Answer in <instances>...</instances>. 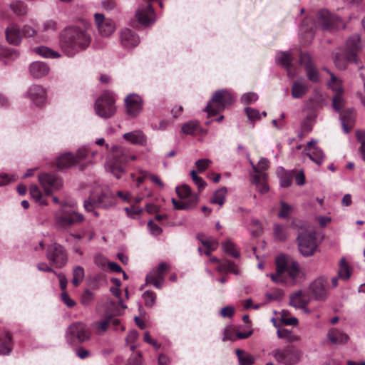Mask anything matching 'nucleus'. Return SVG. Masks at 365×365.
Listing matches in <instances>:
<instances>
[{"instance_id":"nucleus-47","label":"nucleus","mask_w":365,"mask_h":365,"mask_svg":"<svg viewBox=\"0 0 365 365\" xmlns=\"http://www.w3.org/2000/svg\"><path fill=\"white\" fill-rule=\"evenodd\" d=\"M12 11L17 16H24L27 14V8L21 1H15L10 5Z\"/></svg>"},{"instance_id":"nucleus-12","label":"nucleus","mask_w":365,"mask_h":365,"mask_svg":"<svg viewBox=\"0 0 365 365\" xmlns=\"http://www.w3.org/2000/svg\"><path fill=\"white\" fill-rule=\"evenodd\" d=\"M272 355L279 363L284 365H294L300 361L302 352L292 346H287L283 349L274 350Z\"/></svg>"},{"instance_id":"nucleus-36","label":"nucleus","mask_w":365,"mask_h":365,"mask_svg":"<svg viewBox=\"0 0 365 365\" xmlns=\"http://www.w3.org/2000/svg\"><path fill=\"white\" fill-rule=\"evenodd\" d=\"M277 336L285 339L287 342L293 343L300 341V336L294 334L292 331L287 329H278L277 331Z\"/></svg>"},{"instance_id":"nucleus-27","label":"nucleus","mask_w":365,"mask_h":365,"mask_svg":"<svg viewBox=\"0 0 365 365\" xmlns=\"http://www.w3.org/2000/svg\"><path fill=\"white\" fill-rule=\"evenodd\" d=\"M21 32L15 24H10L6 29V38L9 43L19 45L21 41Z\"/></svg>"},{"instance_id":"nucleus-8","label":"nucleus","mask_w":365,"mask_h":365,"mask_svg":"<svg viewBox=\"0 0 365 365\" xmlns=\"http://www.w3.org/2000/svg\"><path fill=\"white\" fill-rule=\"evenodd\" d=\"M55 225L59 229L66 230L76 223L84 220L82 214L74 210H60L54 215Z\"/></svg>"},{"instance_id":"nucleus-56","label":"nucleus","mask_w":365,"mask_h":365,"mask_svg":"<svg viewBox=\"0 0 365 365\" xmlns=\"http://www.w3.org/2000/svg\"><path fill=\"white\" fill-rule=\"evenodd\" d=\"M143 297L145 300V305L146 307H152L155 302L156 296L153 292L145 291L143 294Z\"/></svg>"},{"instance_id":"nucleus-43","label":"nucleus","mask_w":365,"mask_h":365,"mask_svg":"<svg viewBox=\"0 0 365 365\" xmlns=\"http://www.w3.org/2000/svg\"><path fill=\"white\" fill-rule=\"evenodd\" d=\"M31 197L35 200V202L39 203L41 205H46V201L43 198V194L36 185H32L30 187L29 191Z\"/></svg>"},{"instance_id":"nucleus-57","label":"nucleus","mask_w":365,"mask_h":365,"mask_svg":"<svg viewBox=\"0 0 365 365\" xmlns=\"http://www.w3.org/2000/svg\"><path fill=\"white\" fill-rule=\"evenodd\" d=\"M88 155V151L86 148H79L77 151L76 156H74L76 164L82 163L87 158Z\"/></svg>"},{"instance_id":"nucleus-28","label":"nucleus","mask_w":365,"mask_h":365,"mask_svg":"<svg viewBox=\"0 0 365 365\" xmlns=\"http://www.w3.org/2000/svg\"><path fill=\"white\" fill-rule=\"evenodd\" d=\"M123 137L125 140L134 145H145L147 143L145 135L140 130L125 133Z\"/></svg>"},{"instance_id":"nucleus-3","label":"nucleus","mask_w":365,"mask_h":365,"mask_svg":"<svg viewBox=\"0 0 365 365\" xmlns=\"http://www.w3.org/2000/svg\"><path fill=\"white\" fill-rule=\"evenodd\" d=\"M110 152L112 159L107 161L106 169L119 179L125 172L123 166L128 165L131 160H135L137 157L128 148L119 145H113Z\"/></svg>"},{"instance_id":"nucleus-6","label":"nucleus","mask_w":365,"mask_h":365,"mask_svg":"<svg viewBox=\"0 0 365 365\" xmlns=\"http://www.w3.org/2000/svg\"><path fill=\"white\" fill-rule=\"evenodd\" d=\"M232 101V96L228 91L219 90L213 94L205 110L209 115H215L230 106Z\"/></svg>"},{"instance_id":"nucleus-5","label":"nucleus","mask_w":365,"mask_h":365,"mask_svg":"<svg viewBox=\"0 0 365 365\" xmlns=\"http://www.w3.org/2000/svg\"><path fill=\"white\" fill-rule=\"evenodd\" d=\"M115 102L113 93L105 91L96 101L94 105L96 113L102 118H111L116 111Z\"/></svg>"},{"instance_id":"nucleus-53","label":"nucleus","mask_w":365,"mask_h":365,"mask_svg":"<svg viewBox=\"0 0 365 365\" xmlns=\"http://www.w3.org/2000/svg\"><path fill=\"white\" fill-rule=\"evenodd\" d=\"M172 202L175 207V208L178 210H187L190 208L193 204H192V201H187L185 199H181L180 200H177L174 198L172 199Z\"/></svg>"},{"instance_id":"nucleus-33","label":"nucleus","mask_w":365,"mask_h":365,"mask_svg":"<svg viewBox=\"0 0 365 365\" xmlns=\"http://www.w3.org/2000/svg\"><path fill=\"white\" fill-rule=\"evenodd\" d=\"M176 192L181 199L190 197V201H192V204L193 205H195L197 201V197L195 195H192L191 190L187 185H182L181 186L177 187Z\"/></svg>"},{"instance_id":"nucleus-51","label":"nucleus","mask_w":365,"mask_h":365,"mask_svg":"<svg viewBox=\"0 0 365 365\" xmlns=\"http://www.w3.org/2000/svg\"><path fill=\"white\" fill-rule=\"evenodd\" d=\"M199 127L197 121H189L184 123L182 126V131L188 135L193 134Z\"/></svg>"},{"instance_id":"nucleus-35","label":"nucleus","mask_w":365,"mask_h":365,"mask_svg":"<svg viewBox=\"0 0 365 365\" xmlns=\"http://www.w3.org/2000/svg\"><path fill=\"white\" fill-rule=\"evenodd\" d=\"M227 190L225 187H222L215 192L213 196L210 199V202L217 204L222 207L226 200Z\"/></svg>"},{"instance_id":"nucleus-7","label":"nucleus","mask_w":365,"mask_h":365,"mask_svg":"<svg viewBox=\"0 0 365 365\" xmlns=\"http://www.w3.org/2000/svg\"><path fill=\"white\" fill-rule=\"evenodd\" d=\"M363 47L361 36L355 34L346 40L344 48L346 59L350 63L359 65V69L363 68L364 66L360 65L358 53L363 49Z\"/></svg>"},{"instance_id":"nucleus-17","label":"nucleus","mask_w":365,"mask_h":365,"mask_svg":"<svg viewBox=\"0 0 365 365\" xmlns=\"http://www.w3.org/2000/svg\"><path fill=\"white\" fill-rule=\"evenodd\" d=\"M135 15L139 23L144 26H148L153 24L155 20L154 11L151 4L148 2L140 5L138 8Z\"/></svg>"},{"instance_id":"nucleus-38","label":"nucleus","mask_w":365,"mask_h":365,"mask_svg":"<svg viewBox=\"0 0 365 365\" xmlns=\"http://www.w3.org/2000/svg\"><path fill=\"white\" fill-rule=\"evenodd\" d=\"M338 277L344 280H347L351 277V269L346 262L345 258H341L339 261V269H338Z\"/></svg>"},{"instance_id":"nucleus-13","label":"nucleus","mask_w":365,"mask_h":365,"mask_svg":"<svg viewBox=\"0 0 365 365\" xmlns=\"http://www.w3.org/2000/svg\"><path fill=\"white\" fill-rule=\"evenodd\" d=\"M38 180L46 195H51L54 190L62 186L61 180L53 174H40Z\"/></svg>"},{"instance_id":"nucleus-15","label":"nucleus","mask_w":365,"mask_h":365,"mask_svg":"<svg viewBox=\"0 0 365 365\" xmlns=\"http://www.w3.org/2000/svg\"><path fill=\"white\" fill-rule=\"evenodd\" d=\"M168 264L165 262L160 263L158 267L153 269L146 276L147 284H152L156 288L160 289L164 280V274L168 270Z\"/></svg>"},{"instance_id":"nucleus-11","label":"nucleus","mask_w":365,"mask_h":365,"mask_svg":"<svg viewBox=\"0 0 365 365\" xmlns=\"http://www.w3.org/2000/svg\"><path fill=\"white\" fill-rule=\"evenodd\" d=\"M47 259L57 268L64 267L68 262L67 253L62 245L53 242L47 248Z\"/></svg>"},{"instance_id":"nucleus-44","label":"nucleus","mask_w":365,"mask_h":365,"mask_svg":"<svg viewBox=\"0 0 365 365\" xmlns=\"http://www.w3.org/2000/svg\"><path fill=\"white\" fill-rule=\"evenodd\" d=\"M109 319L92 323L91 327L97 335H103L108 329Z\"/></svg>"},{"instance_id":"nucleus-24","label":"nucleus","mask_w":365,"mask_h":365,"mask_svg":"<svg viewBox=\"0 0 365 365\" xmlns=\"http://www.w3.org/2000/svg\"><path fill=\"white\" fill-rule=\"evenodd\" d=\"M327 336L328 340L334 345L345 344L349 339L347 334L337 328L330 329L327 332Z\"/></svg>"},{"instance_id":"nucleus-42","label":"nucleus","mask_w":365,"mask_h":365,"mask_svg":"<svg viewBox=\"0 0 365 365\" xmlns=\"http://www.w3.org/2000/svg\"><path fill=\"white\" fill-rule=\"evenodd\" d=\"M85 277V271L81 266H75L73 269L72 284L75 287H78Z\"/></svg>"},{"instance_id":"nucleus-60","label":"nucleus","mask_w":365,"mask_h":365,"mask_svg":"<svg viewBox=\"0 0 365 365\" xmlns=\"http://www.w3.org/2000/svg\"><path fill=\"white\" fill-rule=\"evenodd\" d=\"M255 173H256L252 175V182L256 185V187H259V185H261V182L267 180V174L261 171Z\"/></svg>"},{"instance_id":"nucleus-64","label":"nucleus","mask_w":365,"mask_h":365,"mask_svg":"<svg viewBox=\"0 0 365 365\" xmlns=\"http://www.w3.org/2000/svg\"><path fill=\"white\" fill-rule=\"evenodd\" d=\"M245 111H246L247 118L250 120L254 121V120H258L260 118L259 112V110H257L256 109L251 108H246Z\"/></svg>"},{"instance_id":"nucleus-58","label":"nucleus","mask_w":365,"mask_h":365,"mask_svg":"<svg viewBox=\"0 0 365 365\" xmlns=\"http://www.w3.org/2000/svg\"><path fill=\"white\" fill-rule=\"evenodd\" d=\"M0 56L14 59L18 56V53L14 49H9L6 47H0Z\"/></svg>"},{"instance_id":"nucleus-63","label":"nucleus","mask_w":365,"mask_h":365,"mask_svg":"<svg viewBox=\"0 0 365 365\" xmlns=\"http://www.w3.org/2000/svg\"><path fill=\"white\" fill-rule=\"evenodd\" d=\"M145 175H148V178L150 180V181L158 185L160 188L163 189L165 187L164 183L161 180V179L156 175L152 174L150 172L148 173H144Z\"/></svg>"},{"instance_id":"nucleus-49","label":"nucleus","mask_w":365,"mask_h":365,"mask_svg":"<svg viewBox=\"0 0 365 365\" xmlns=\"http://www.w3.org/2000/svg\"><path fill=\"white\" fill-rule=\"evenodd\" d=\"M314 123V119L312 116H307L302 123L301 133L299 135L300 138H303V133H307L311 131Z\"/></svg>"},{"instance_id":"nucleus-2","label":"nucleus","mask_w":365,"mask_h":365,"mask_svg":"<svg viewBox=\"0 0 365 365\" xmlns=\"http://www.w3.org/2000/svg\"><path fill=\"white\" fill-rule=\"evenodd\" d=\"M276 272L267 274L276 284H294L299 274V264L289 257L281 255L275 259Z\"/></svg>"},{"instance_id":"nucleus-21","label":"nucleus","mask_w":365,"mask_h":365,"mask_svg":"<svg viewBox=\"0 0 365 365\" xmlns=\"http://www.w3.org/2000/svg\"><path fill=\"white\" fill-rule=\"evenodd\" d=\"M126 111L131 117L137 116L143 108L142 99L136 94L128 95L125 99Z\"/></svg>"},{"instance_id":"nucleus-46","label":"nucleus","mask_w":365,"mask_h":365,"mask_svg":"<svg viewBox=\"0 0 365 365\" xmlns=\"http://www.w3.org/2000/svg\"><path fill=\"white\" fill-rule=\"evenodd\" d=\"M35 52L45 58H58L60 54L46 46H39L34 49Z\"/></svg>"},{"instance_id":"nucleus-62","label":"nucleus","mask_w":365,"mask_h":365,"mask_svg":"<svg viewBox=\"0 0 365 365\" xmlns=\"http://www.w3.org/2000/svg\"><path fill=\"white\" fill-rule=\"evenodd\" d=\"M258 98L257 95L255 93H247L242 96V101L245 104H250L255 102Z\"/></svg>"},{"instance_id":"nucleus-45","label":"nucleus","mask_w":365,"mask_h":365,"mask_svg":"<svg viewBox=\"0 0 365 365\" xmlns=\"http://www.w3.org/2000/svg\"><path fill=\"white\" fill-rule=\"evenodd\" d=\"M222 247L223 251L232 256L235 258L240 257V252L237 250L235 244L230 240H227L222 243Z\"/></svg>"},{"instance_id":"nucleus-23","label":"nucleus","mask_w":365,"mask_h":365,"mask_svg":"<svg viewBox=\"0 0 365 365\" xmlns=\"http://www.w3.org/2000/svg\"><path fill=\"white\" fill-rule=\"evenodd\" d=\"M120 43L125 48H132L136 46L139 42V37L130 29H125L120 32Z\"/></svg>"},{"instance_id":"nucleus-4","label":"nucleus","mask_w":365,"mask_h":365,"mask_svg":"<svg viewBox=\"0 0 365 365\" xmlns=\"http://www.w3.org/2000/svg\"><path fill=\"white\" fill-rule=\"evenodd\" d=\"M315 30L331 31L335 29H344L345 25L337 16L326 9H322L317 14L313 21Z\"/></svg>"},{"instance_id":"nucleus-25","label":"nucleus","mask_w":365,"mask_h":365,"mask_svg":"<svg viewBox=\"0 0 365 365\" xmlns=\"http://www.w3.org/2000/svg\"><path fill=\"white\" fill-rule=\"evenodd\" d=\"M309 91V86L303 78L294 81L291 88L293 98H302Z\"/></svg>"},{"instance_id":"nucleus-59","label":"nucleus","mask_w":365,"mask_h":365,"mask_svg":"<svg viewBox=\"0 0 365 365\" xmlns=\"http://www.w3.org/2000/svg\"><path fill=\"white\" fill-rule=\"evenodd\" d=\"M211 164L212 161L208 158L200 159L195 163L196 168L200 173L205 170Z\"/></svg>"},{"instance_id":"nucleus-34","label":"nucleus","mask_w":365,"mask_h":365,"mask_svg":"<svg viewBox=\"0 0 365 365\" xmlns=\"http://www.w3.org/2000/svg\"><path fill=\"white\" fill-rule=\"evenodd\" d=\"M273 235L276 240L279 241H285L289 236L288 227L279 224H274Z\"/></svg>"},{"instance_id":"nucleus-61","label":"nucleus","mask_w":365,"mask_h":365,"mask_svg":"<svg viewBox=\"0 0 365 365\" xmlns=\"http://www.w3.org/2000/svg\"><path fill=\"white\" fill-rule=\"evenodd\" d=\"M191 178L195 183L197 185L199 189H204L206 186L205 181L200 177H199L195 170H192L190 173Z\"/></svg>"},{"instance_id":"nucleus-10","label":"nucleus","mask_w":365,"mask_h":365,"mask_svg":"<svg viewBox=\"0 0 365 365\" xmlns=\"http://www.w3.org/2000/svg\"><path fill=\"white\" fill-rule=\"evenodd\" d=\"M66 337L71 343L76 341L83 343L90 340L91 333L86 324L82 322L71 324L66 330Z\"/></svg>"},{"instance_id":"nucleus-55","label":"nucleus","mask_w":365,"mask_h":365,"mask_svg":"<svg viewBox=\"0 0 365 365\" xmlns=\"http://www.w3.org/2000/svg\"><path fill=\"white\" fill-rule=\"evenodd\" d=\"M93 299L94 294L89 289H86L81 295V302L85 306H88L91 304Z\"/></svg>"},{"instance_id":"nucleus-26","label":"nucleus","mask_w":365,"mask_h":365,"mask_svg":"<svg viewBox=\"0 0 365 365\" xmlns=\"http://www.w3.org/2000/svg\"><path fill=\"white\" fill-rule=\"evenodd\" d=\"M292 61V56L290 51H281L276 56V62L282 66L287 71V76L293 78L295 74L290 70V66Z\"/></svg>"},{"instance_id":"nucleus-29","label":"nucleus","mask_w":365,"mask_h":365,"mask_svg":"<svg viewBox=\"0 0 365 365\" xmlns=\"http://www.w3.org/2000/svg\"><path fill=\"white\" fill-rule=\"evenodd\" d=\"M29 71L33 77L39 78L48 73L49 68L46 63L37 61L30 65Z\"/></svg>"},{"instance_id":"nucleus-48","label":"nucleus","mask_w":365,"mask_h":365,"mask_svg":"<svg viewBox=\"0 0 365 365\" xmlns=\"http://www.w3.org/2000/svg\"><path fill=\"white\" fill-rule=\"evenodd\" d=\"M344 93H336L332 98V106L336 111H340L345 105V100L343 97Z\"/></svg>"},{"instance_id":"nucleus-41","label":"nucleus","mask_w":365,"mask_h":365,"mask_svg":"<svg viewBox=\"0 0 365 365\" xmlns=\"http://www.w3.org/2000/svg\"><path fill=\"white\" fill-rule=\"evenodd\" d=\"M11 336L9 333H5L0 337V354H9L11 351Z\"/></svg>"},{"instance_id":"nucleus-18","label":"nucleus","mask_w":365,"mask_h":365,"mask_svg":"<svg viewBox=\"0 0 365 365\" xmlns=\"http://www.w3.org/2000/svg\"><path fill=\"white\" fill-rule=\"evenodd\" d=\"M310 290L317 300H324L329 294L327 279L323 277L316 279L311 284Z\"/></svg>"},{"instance_id":"nucleus-52","label":"nucleus","mask_w":365,"mask_h":365,"mask_svg":"<svg viewBox=\"0 0 365 365\" xmlns=\"http://www.w3.org/2000/svg\"><path fill=\"white\" fill-rule=\"evenodd\" d=\"M217 271L220 272H233L237 273L235 265L233 262L230 261H225L217 267Z\"/></svg>"},{"instance_id":"nucleus-31","label":"nucleus","mask_w":365,"mask_h":365,"mask_svg":"<svg viewBox=\"0 0 365 365\" xmlns=\"http://www.w3.org/2000/svg\"><path fill=\"white\" fill-rule=\"evenodd\" d=\"M289 304L295 308H304L308 304L307 297L301 291H298L291 295Z\"/></svg>"},{"instance_id":"nucleus-19","label":"nucleus","mask_w":365,"mask_h":365,"mask_svg":"<svg viewBox=\"0 0 365 365\" xmlns=\"http://www.w3.org/2000/svg\"><path fill=\"white\" fill-rule=\"evenodd\" d=\"M95 22L99 33L104 36H108L113 33L115 29L114 22L109 19H105L101 14H95Z\"/></svg>"},{"instance_id":"nucleus-37","label":"nucleus","mask_w":365,"mask_h":365,"mask_svg":"<svg viewBox=\"0 0 365 365\" xmlns=\"http://www.w3.org/2000/svg\"><path fill=\"white\" fill-rule=\"evenodd\" d=\"M236 355L240 365H252L255 363V358L250 354L242 349H236Z\"/></svg>"},{"instance_id":"nucleus-9","label":"nucleus","mask_w":365,"mask_h":365,"mask_svg":"<svg viewBox=\"0 0 365 365\" xmlns=\"http://www.w3.org/2000/svg\"><path fill=\"white\" fill-rule=\"evenodd\" d=\"M298 247L300 253L304 257L312 256L317 247L316 232L306 230L297 237Z\"/></svg>"},{"instance_id":"nucleus-54","label":"nucleus","mask_w":365,"mask_h":365,"mask_svg":"<svg viewBox=\"0 0 365 365\" xmlns=\"http://www.w3.org/2000/svg\"><path fill=\"white\" fill-rule=\"evenodd\" d=\"M281 210L278 214L279 218H288L292 212V207L284 201H281Z\"/></svg>"},{"instance_id":"nucleus-16","label":"nucleus","mask_w":365,"mask_h":365,"mask_svg":"<svg viewBox=\"0 0 365 365\" xmlns=\"http://www.w3.org/2000/svg\"><path fill=\"white\" fill-rule=\"evenodd\" d=\"M299 63L304 67L307 76L309 81L314 83H317L319 81V71L314 66L309 53H301Z\"/></svg>"},{"instance_id":"nucleus-40","label":"nucleus","mask_w":365,"mask_h":365,"mask_svg":"<svg viewBox=\"0 0 365 365\" xmlns=\"http://www.w3.org/2000/svg\"><path fill=\"white\" fill-rule=\"evenodd\" d=\"M354 110L353 109L346 110L344 115L341 116V125L344 128L345 133H349L350 128L349 125L351 126V124L354 121Z\"/></svg>"},{"instance_id":"nucleus-30","label":"nucleus","mask_w":365,"mask_h":365,"mask_svg":"<svg viewBox=\"0 0 365 365\" xmlns=\"http://www.w3.org/2000/svg\"><path fill=\"white\" fill-rule=\"evenodd\" d=\"M57 167L60 169H67L76 164L75 158L73 154L68 153H65L56 160Z\"/></svg>"},{"instance_id":"nucleus-39","label":"nucleus","mask_w":365,"mask_h":365,"mask_svg":"<svg viewBox=\"0 0 365 365\" xmlns=\"http://www.w3.org/2000/svg\"><path fill=\"white\" fill-rule=\"evenodd\" d=\"M330 75V81L328 82V86L333 91L336 93H344V88L342 87V81L340 78H337L333 73L327 71Z\"/></svg>"},{"instance_id":"nucleus-1","label":"nucleus","mask_w":365,"mask_h":365,"mask_svg":"<svg viewBox=\"0 0 365 365\" xmlns=\"http://www.w3.org/2000/svg\"><path fill=\"white\" fill-rule=\"evenodd\" d=\"M91 43V36L82 29L76 26L65 28L60 36V45L68 56H73L85 49Z\"/></svg>"},{"instance_id":"nucleus-14","label":"nucleus","mask_w":365,"mask_h":365,"mask_svg":"<svg viewBox=\"0 0 365 365\" xmlns=\"http://www.w3.org/2000/svg\"><path fill=\"white\" fill-rule=\"evenodd\" d=\"M115 203L114 198L109 194L103 193L98 200L90 197L84 201V208L88 212L93 211L96 207L107 209L113 206Z\"/></svg>"},{"instance_id":"nucleus-20","label":"nucleus","mask_w":365,"mask_h":365,"mask_svg":"<svg viewBox=\"0 0 365 365\" xmlns=\"http://www.w3.org/2000/svg\"><path fill=\"white\" fill-rule=\"evenodd\" d=\"M317 143V140H312L307 143V148H305L307 151L306 155L311 160L320 165L324 160L325 155L323 150L316 145Z\"/></svg>"},{"instance_id":"nucleus-32","label":"nucleus","mask_w":365,"mask_h":365,"mask_svg":"<svg viewBox=\"0 0 365 365\" xmlns=\"http://www.w3.org/2000/svg\"><path fill=\"white\" fill-rule=\"evenodd\" d=\"M203 237V235H197V238L205 247L204 253L207 256H210L212 252L217 250L218 247V242L213 238L204 239Z\"/></svg>"},{"instance_id":"nucleus-50","label":"nucleus","mask_w":365,"mask_h":365,"mask_svg":"<svg viewBox=\"0 0 365 365\" xmlns=\"http://www.w3.org/2000/svg\"><path fill=\"white\" fill-rule=\"evenodd\" d=\"M334 64L336 67L340 70H344L346 68L347 63H350L345 58V51L342 53H336L334 58Z\"/></svg>"},{"instance_id":"nucleus-22","label":"nucleus","mask_w":365,"mask_h":365,"mask_svg":"<svg viewBox=\"0 0 365 365\" xmlns=\"http://www.w3.org/2000/svg\"><path fill=\"white\" fill-rule=\"evenodd\" d=\"M27 96L36 106H42L46 100V91L38 85L31 86L28 90Z\"/></svg>"}]
</instances>
